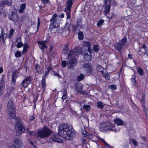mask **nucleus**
<instances>
[{"mask_svg":"<svg viewBox=\"0 0 148 148\" xmlns=\"http://www.w3.org/2000/svg\"><path fill=\"white\" fill-rule=\"evenodd\" d=\"M74 54L75 56L79 55H80L82 52V50L81 48L79 47H76L73 50Z\"/></svg>","mask_w":148,"mask_h":148,"instance_id":"2eb2a0df","label":"nucleus"},{"mask_svg":"<svg viewBox=\"0 0 148 148\" xmlns=\"http://www.w3.org/2000/svg\"><path fill=\"white\" fill-rule=\"evenodd\" d=\"M137 72L139 75L141 76H142L144 74V71L143 70L139 67L137 68Z\"/></svg>","mask_w":148,"mask_h":148,"instance_id":"a878e982","label":"nucleus"},{"mask_svg":"<svg viewBox=\"0 0 148 148\" xmlns=\"http://www.w3.org/2000/svg\"><path fill=\"white\" fill-rule=\"evenodd\" d=\"M52 69L51 67L50 66H49L47 69V71L49 72L50 71H51Z\"/></svg>","mask_w":148,"mask_h":148,"instance_id":"774afa93","label":"nucleus"},{"mask_svg":"<svg viewBox=\"0 0 148 148\" xmlns=\"http://www.w3.org/2000/svg\"><path fill=\"white\" fill-rule=\"evenodd\" d=\"M42 86L44 88H45L46 87L45 78V77H43V76H42Z\"/></svg>","mask_w":148,"mask_h":148,"instance_id":"4c0bfd02","label":"nucleus"},{"mask_svg":"<svg viewBox=\"0 0 148 148\" xmlns=\"http://www.w3.org/2000/svg\"><path fill=\"white\" fill-rule=\"evenodd\" d=\"M84 59L85 60L88 62L91 60L92 56L91 55H88V54L87 53H85L84 54Z\"/></svg>","mask_w":148,"mask_h":148,"instance_id":"4be33fe9","label":"nucleus"},{"mask_svg":"<svg viewBox=\"0 0 148 148\" xmlns=\"http://www.w3.org/2000/svg\"><path fill=\"white\" fill-rule=\"evenodd\" d=\"M102 75L106 80H108L110 79L109 75L106 69H104L101 72Z\"/></svg>","mask_w":148,"mask_h":148,"instance_id":"a211bd4d","label":"nucleus"},{"mask_svg":"<svg viewBox=\"0 0 148 148\" xmlns=\"http://www.w3.org/2000/svg\"><path fill=\"white\" fill-rule=\"evenodd\" d=\"M50 21L49 29L52 33H55L56 32V14H53Z\"/></svg>","mask_w":148,"mask_h":148,"instance_id":"1a4fd4ad","label":"nucleus"},{"mask_svg":"<svg viewBox=\"0 0 148 148\" xmlns=\"http://www.w3.org/2000/svg\"><path fill=\"white\" fill-rule=\"evenodd\" d=\"M97 70L99 72H101L104 70V68L102 66L98 65L97 66Z\"/></svg>","mask_w":148,"mask_h":148,"instance_id":"a19ab883","label":"nucleus"},{"mask_svg":"<svg viewBox=\"0 0 148 148\" xmlns=\"http://www.w3.org/2000/svg\"><path fill=\"white\" fill-rule=\"evenodd\" d=\"M40 18H38V25H37V29L38 30V29L39 27V26H40Z\"/></svg>","mask_w":148,"mask_h":148,"instance_id":"6e6d98bb","label":"nucleus"},{"mask_svg":"<svg viewBox=\"0 0 148 148\" xmlns=\"http://www.w3.org/2000/svg\"><path fill=\"white\" fill-rule=\"evenodd\" d=\"M112 0H104V5H106L108 3H109V4L110 3V2Z\"/></svg>","mask_w":148,"mask_h":148,"instance_id":"bf43d9fd","label":"nucleus"},{"mask_svg":"<svg viewBox=\"0 0 148 148\" xmlns=\"http://www.w3.org/2000/svg\"><path fill=\"white\" fill-rule=\"evenodd\" d=\"M21 55V53L19 51H17L15 54V56L16 58L20 57Z\"/></svg>","mask_w":148,"mask_h":148,"instance_id":"49530a36","label":"nucleus"},{"mask_svg":"<svg viewBox=\"0 0 148 148\" xmlns=\"http://www.w3.org/2000/svg\"><path fill=\"white\" fill-rule=\"evenodd\" d=\"M110 5H109L106 6L105 8V11H104V14L105 16H106L110 20L112 18V16H111V17L108 16V14L109 12L110 9Z\"/></svg>","mask_w":148,"mask_h":148,"instance_id":"dca6fc26","label":"nucleus"},{"mask_svg":"<svg viewBox=\"0 0 148 148\" xmlns=\"http://www.w3.org/2000/svg\"><path fill=\"white\" fill-rule=\"evenodd\" d=\"M63 28L62 27L60 28V26L58 24L57 25V27L56 26V32L61 33L63 32Z\"/></svg>","mask_w":148,"mask_h":148,"instance_id":"cd10ccee","label":"nucleus"},{"mask_svg":"<svg viewBox=\"0 0 148 148\" xmlns=\"http://www.w3.org/2000/svg\"><path fill=\"white\" fill-rule=\"evenodd\" d=\"M17 10L16 8L13 10V11L9 13V19L13 22L18 21V16L16 13Z\"/></svg>","mask_w":148,"mask_h":148,"instance_id":"6e6552de","label":"nucleus"},{"mask_svg":"<svg viewBox=\"0 0 148 148\" xmlns=\"http://www.w3.org/2000/svg\"><path fill=\"white\" fill-rule=\"evenodd\" d=\"M130 143L131 144H133L135 146H137L138 144V142L134 139H130Z\"/></svg>","mask_w":148,"mask_h":148,"instance_id":"7c9ffc66","label":"nucleus"},{"mask_svg":"<svg viewBox=\"0 0 148 148\" xmlns=\"http://www.w3.org/2000/svg\"><path fill=\"white\" fill-rule=\"evenodd\" d=\"M17 72V71H15L13 72L12 75V79L11 82V83L12 85L14 86L16 82L17 77L16 76V74Z\"/></svg>","mask_w":148,"mask_h":148,"instance_id":"4468645a","label":"nucleus"},{"mask_svg":"<svg viewBox=\"0 0 148 148\" xmlns=\"http://www.w3.org/2000/svg\"><path fill=\"white\" fill-rule=\"evenodd\" d=\"M16 145L22 146V142L21 140L19 138L15 139L13 142V144Z\"/></svg>","mask_w":148,"mask_h":148,"instance_id":"412c9836","label":"nucleus"},{"mask_svg":"<svg viewBox=\"0 0 148 148\" xmlns=\"http://www.w3.org/2000/svg\"><path fill=\"white\" fill-rule=\"evenodd\" d=\"M66 64L67 63L66 61L64 60L62 61V66H63L64 67H66Z\"/></svg>","mask_w":148,"mask_h":148,"instance_id":"603ef678","label":"nucleus"},{"mask_svg":"<svg viewBox=\"0 0 148 148\" xmlns=\"http://www.w3.org/2000/svg\"><path fill=\"white\" fill-rule=\"evenodd\" d=\"M7 33L3 34L2 36H1L0 37V38L1 39L2 42H5V39L7 37Z\"/></svg>","mask_w":148,"mask_h":148,"instance_id":"c756f323","label":"nucleus"},{"mask_svg":"<svg viewBox=\"0 0 148 148\" xmlns=\"http://www.w3.org/2000/svg\"><path fill=\"white\" fill-rule=\"evenodd\" d=\"M145 95L144 93H143L142 97L141 100L140 101L143 105H144L145 103Z\"/></svg>","mask_w":148,"mask_h":148,"instance_id":"e433bc0d","label":"nucleus"},{"mask_svg":"<svg viewBox=\"0 0 148 148\" xmlns=\"http://www.w3.org/2000/svg\"><path fill=\"white\" fill-rule=\"evenodd\" d=\"M16 121H17L15 125V129L16 134H17L20 135L25 131V127L20 122V120L19 119L16 117L14 119Z\"/></svg>","mask_w":148,"mask_h":148,"instance_id":"20e7f679","label":"nucleus"},{"mask_svg":"<svg viewBox=\"0 0 148 148\" xmlns=\"http://www.w3.org/2000/svg\"><path fill=\"white\" fill-rule=\"evenodd\" d=\"M3 29L0 27V37L2 36L3 34Z\"/></svg>","mask_w":148,"mask_h":148,"instance_id":"864d4df0","label":"nucleus"},{"mask_svg":"<svg viewBox=\"0 0 148 148\" xmlns=\"http://www.w3.org/2000/svg\"><path fill=\"white\" fill-rule=\"evenodd\" d=\"M21 39L19 37L18 38L16 39V42L18 43L21 42Z\"/></svg>","mask_w":148,"mask_h":148,"instance_id":"69168bd1","label":"nucleus"},{"mask_svg":"<svg viewBox=\"0 0 148 148\" xmlns=\"http://www.w3.org/2000/svg\"><path fill=\"white\" fill-rule=\"evenodd\" d=\"M85 45L86 47L88 48L90 47L91 44L90 42H85Z\"/></svg>","mask_w":148,"mask_h":148,"instance_id":"8fccbe9b","label":"nucleus"},{"mask_svg":"<svg viewBox=\"0 0 148 148\" xmlns=\"http://www.w3.org/2000/svg\"><path fill=\"white\" fill-rule=\"evenodd\" d=\"M83 108L86 110V112H88L90 109V106L89 105H84L83 106Z\"/></svg>","mask_w":148,"mask_h":148,"instance_id":"c9c22d12","label":"nucleus"},{"mask_svg":"<svg viewBox=\"0 0 148 148\" xmlns=\"http://www.w3.org/2000/svg\"><path fill=\"white\" fill-rule=\"evenodd\" d=\"M0 4H1V5L3 7L4 5L7 4L8 6H11L12 5V2L10 0V1H8L7 0H5L3 1L2 2L0 3Z\"/></svg>","mask_w":148,"mask_h":148,"instance_id":"aec40b11","label":"nucleus"},{"mask_svg":"<svg viewBox=\"0 0 148 148\" xmlns=\"http://www.w3.org/2000/svg\"><path fill=\"white\" fill-rule=\"evenodd\" d=\"M22 146L13 144L9 148H21Z\"/></svg>","mask_w":148,"mask_h":148,"instance_id":"ea45409f","label":"nucleus"},{"mask_svg":"<svg viewBox=\"0 0 148 148\" xmlns=\"http://www.w3.org/2000/svg\"><path fill=\"white\" fill-rule=\"evenodd\" d=\"M47 42V41H38V43L39 44L40 48L43 50L44 49H46L47 47V46L45 44Z\"/></svg>","mask_w":148,"mask_h":148,"instance_id":"ddd939ff","label":"nucleus"},{"mask_svg":"<svg viewBox=\"0 0 148 148\" xmlns=\"http://www.w3.org/2000/svg\"><path fill=\"white\" fill-rule=\"evenodd\" d=\"M78 38L80 40H82L83 39V34L82 32L80 31L78 33Z\"/></svg>","mask_w":148,"mask_h":148,"instance_id":"bb28decb","label":"nucleus"},{"mask_svg":"<svg viewBox=\"0 0 148 148\" xmlns=\"http://www.w3.org/2000/svg\"><path fill=\"white\" fill-rule=\"evenodd\" d=\"M85 132L86 133V134L83 133V134L84 135H86V136H85V137H86L87 136H88V137H89V138H92V135L90 134L89 133L87 132L86 131H85Z\"/></svg>","mask_w":148,"mask_h":148,"instance_id":"09e8293b","label":"nucleus"},{"mask_svg":"<svg viewBox=\"0 0 148 148\" xmlns=\"http://www.w3.org/2000/svg\"><path fill=\"white\" fill-rule=\"evenodd\" d=\"M63 52L64 54H66L68 52V50L64 49L63 50Z\"/></svg>","mask_w":148,"mask_h":148,"instance_id":"0e129e2a","label":"nucleus"},{"mask_svg":"<svg viewBox=\"0 0 148 148\" xmlns=\"http://www.w3.org/2000/svg\"><path fill=\"white\" fill-rule=\"evenodd\" d=\"M67 92L66 90L64 89L63 92V95L62 98L63 100L65 99L67 97Z\"/></svg>","mask_w":148,"mask_h":148,"instance_id":"473e14b6","label":"nucleus"},{"mask_svg":"<svg viewBox=\"0 0 148 148\" xmlns=\"http://www.w3.org/2000/svg\"><path fill=\"white\" fill-rule=\"evenodd\" d=\"M114 122L117 125H124L123 121L119 118H116L114 120Z\"/></svg>","mask_w":148,"mask_h":148,"instance_id":"f3484780","label":"nucleus"},{"mask_svg":"<svg viewBox=\"0 0 148 148\" xmlns=\"http://www.w3.org/2000/svg\"><path fill=\"white\" fill-rule=\"evenodd\" d=\"M74 56H75V55L74 54L73 50H71L68 53V58L75 57H73Z\"/></svg>","mask_w":148,"mask_h":148,"instance_id":"2f4dec72","label":"nucleus"},{"mask_svg":"<svg viewBox=\"0 0 148 148\" xmlns=\"http://www.w3.org/2000/svg\"><path fill=\"white\" fill-rule=\"evenodd\" d=\"M98 46L97 45H95L93 47V49L94 51L95 52H97L99 50V49L98 48Z\"/></svg>","mask_w":148,"mask_h":148,"instance_id":"37998d69","label":"nucleus"},{"mask_svg":"<svg viewBox=\"0 0 148 148\" xmlns=\"http://www.w3.org/2000/svg\"><path fill=\"white\" fill-rule=\"evenodd\" d=\"M73 3L72 0H68L66 2V7L65 9L70 10Z\"/></svg>","mask_w":148,"mask_h":148,"instance_id":"5701e85b","label":"nucleus"},{"mask_svg":"<svg viewBox=\"0 0 148 148\" xmlns=\"http://www.w3.org/2000/svg\"><path fill=\"white\" fill-rule=\"evenodd\" d=\"M115 126L114 124H112L109 122H106L101 123L99 130L103 132H107L109 131L116 132L117 130L115 128Z\"/></svg>","mask_w":148,"mask_h":148,"instance_id":"f03ea898","label":"nucleus"},{"mask_svg":"<svg viewBox=\"0 0 148 148\" xmlns=\"http://www.w3.org/2000/svg\"><path fill=\"white\" fill-rule=\"evenodd\" d=\"M104 140V143L105 145L106 146V148H113V147H110L109 145L104 140Z\"/></svg>","mask_w":148,"mask_h":148,"instance_id":"5fc2aeb1","label":"nucleus"},{"mask_svg":"<svg viewBox=\"0 0 148 148\" xmlns=\"http://www.w3.org/2000/svg\"><path fill=\"white\" fill-rule=\"evenodd\" d=\"M31 80V77L30 76L27 77L25 79L23 80L21 84L23 86L24 88H25L27 87L28 84L29 82H30Z\"/></svg>","mask_w":148,"mask_h":148,"instance_id":"f8f14e48","label":"nucleus"},{"mask_svg":"<svg viewBox=\"0 0 148 148\" xmlns=\"http://www.w3.org/2000/svg\"><path fill=\"white\" fill-rule=\"evenodd\" d=\"M88 50L90 53H92L93 52V50L91 48V47L88 48Z\"/></svg>","mask_w":148,"mask_h":148,"instance_id":"e2e57ef3","label":"nucleus"},{"mask_svg":"<svg viewBox=\"0 0 148 148\" xmlns=\"http://www.w3.org/2000/svg\"><path fill=\"white\" fill-rule=\"evenodd\" d=\"M75 131L73 126L70 125L63 123L60 125L58 134L66 140H72L75 135Z\"/></svg>","mask_w":148,"mask_h":148,"instance_id":"f257e3e1","label":"nucleus"},{"mask_svg":"<svg viewBox=\"0 0 148 148\" xmlns=\"http://www.w3.org/2000/svg\"><path fill=\"white\" fill-rule=\"evenodd\" d=\"M143 107V110L145 113H147L148 109L146 108L143 105L142 106Z\"/></svg>","mask_w":148,"mask_h":148,"instance_id":"052dcab7","label":"nucleus"},{"mask_svg":"<svg viewBox=\"0 0 148 148\" xmlns=\"http://www.w3.org/2000/svg\"><path fill=\"white\" fill-rule=\"evenodd\" d=\"M14 88L13 87L8 88L7 89L8 93V94H10L11 92L14 91Z\"/></svg>","mask_w":148,"mask_h":148,"instance_id":"a18cd8bd","label":"nucleus"},{"mask_svg":"<svg viewBox=\"0 0 148 148\" xmlns=\"http://www.w3.org/2000/svg\"><path fill=\"white\" fill-rule=\"evenodd\" d=\"M76 59L73 57L67 62V66L69 68H73L77 63Z\"/></svg>","mask_w":148,"mask_h":148,"instance_id":"9d476101","label":"nucleus"},{"mask_svg":"<svg viewBox=\"0 0 148 148\" xmlns=\"http://www.w3.org/2000/svg\"><path fill=\"white\" fill-rule=\"evenodd\" d=\"M97 106L99 108L102 109L104 107V105L103 103L101 101H98L97 103Z\"/></svg>","mask_w":148,"mask_h":148,"instance_id":"f704fd0d","label":"nucleus"},{"mask_svg":"<svg viewBox=\"0 0 148 148\" xmlns=\"http://www.w3.org/2000/svg\"><path fill=\"white\" fill-rule=\"evenodd\" d=\"M7 108H8V112L10 118L14 119V118H15L16 116L15 114V107L12 100H10L9 101L7 104Z\"/></svg>","mask_w":148,"mask_h":148,"instance_id":"7ed1b4c3","label":"nucleus"},{"mask_svg":"<svg viewBox=\"0 0 148 148\" xmlns=\"http://www.w3.org/2000/svg\"><path fill=\"white\" fill-rule=\"evenodd\" d=\"M4 80L3 78L0 80V96L2 95L3 92V88L4 86Z\"/></svg>","mask_w":148,"mask_h":148,"instance_id":"6ab92c4d","label":"nucleus"},{"mask_svg":"<svg viewBox=\"0 0 148 148\" xmlns=\"http://www.w3.org/2000/svg\"><path fill=\"white\" fill-rule=\"evenodd\" d=\"M27 131H28L27 132L30 135H32L34 134H35V132L34 131H30L28 129L27 130Z\"/></svg>","mask_w":148,"mask_h":148,"instance_id":"680f3d73","label":"nucleus"},{"mask_svg":"<svg viewBox=\"0 0 148 148\" xmlns=\"http://www.w3.org/2000/svg\"><path fill=\"white\" fill-rule=\"evenodd\" d=\"M40 68V66L39 65L37 64L35 66V69L38 73H39V69Z\"/></svg>","mask_w":148,"mask_h":148,"instance_id":"4d7b16f0","label":"nucleus"},{"mask_svg":"<svg viewBox=\"0 0 148 148\" xmlns=\"http://www.w3.org/2000/svg\"><path fill=\"white\" fill-rule=\"evenodd\" d=\"M52 69L51 67L50 66H49L47 69V71L49 72L50 71H51Z\"/></svg>","mask_w":148,"mask_h":148,"instance_id":"338daca9","label":"nucleus"},{"mask_svg":"<svg viewBox=\"0 0 148 148\" xmlns=\"http://www.w3.org/2000/svg\"><path fill=\"white\" fill-rule=\"evenodd\" d=\"M84 69L88 75H92L94 73V71L92 66L89 63L85 64L84 65Z\"/></svg>","mask_w":148,"mask_h":148,"instance_id":"0eeeda50","label":"nucleus"},{"mask_svg":"<svg viewBox=\"0 0 148 148\" xmlns=\"http://www.w3.org/2000/svg\"><path fill=\"white\" fill-rule=\"evenodd\" d=\"M84 78V76L83 74H81L80 75L77 76V80L80 81L82 80Z\"/></svg>","mask_w":148,"mask_h":148,"instance_id":"72a5a7b5","label":"nucleus"},{"mask_svg":"<svg viewBox=\"0 0 148 148\" xmlns=\"http://www.w3.org/2000/svg\"><path fill=\"white\" fill-rule=\"evenodd\" d=\"M52 131L46 127H44L37 132V136L40 138H44L47 137L51 134Z\"/></svg>","mask_w":148,"mask_h":148,"instance_id":"39448f33","label":"nucleus"},{"mask_svg":"<svg viewBox=\"0 0 148 148\" xmlns=\"http://www.w3.org/2000/svg\"><path fill=\"white\" fill-rule=\"evenodd\" d=\"M109 88L115 90L116 88V86L115 85H112L109 86Z\"/></svg>","mask_w":148,"mask_h":148,"instance_id":"de8ad7c7","label":"nucleus"},{"mask_svg":"<svg viewBox=\"0 0 148 148\" xmlns=\"http://www.w3.org/2000/svg\"><path fill=\"white\" fill-rule=\"evenodd\" d=\"M75 89L77 92L79 93L82 92V90L83 88L82 85L80 83H75L74 85Z\"/></svg>","mask_w":148,"mask_h":148,"instance_id":"9b49d317","label":"nucleus"},{"mask_svg":"<svg viewBox=\"0 0 148 148\" xmlns=\"http://www.w3.org/2000/svg\"><path fill=\"white\" fill-rule=\"evenodd\" d=\"M51 140L56 142V136L55 135H53V136H51Z\"/></svg>","mask_w":148,"mask_h":148,"instance_id":"13d9d810","label":"nucleus"},{"mask_svg":"<svg viewBox=\"0 0 148 148\" xmlns=\"http://www.w3.org/2000/svg\"><path fill=\"white\" fill-rule=\"evenodd\" d=\"M104 20L103 19H101L99 21L97 24V25L98 26H99L102 25L104 23Z\"/></svg>","mask_w":148,"mask_h":148,"instance_id":"c03bdc74","label":"nucleus"},{"mask_svg":"<svg viewBox=\"0 0 148 148\" xmlns=\"http://www.w3.org/2000/svg\"><path fill=\"white\" fill-rule=\"evenodd\" d=\"M82 25L80 21H77V25H75V29H77L78 27H82Z\"/></svg>","mask_w":148,"mask_h":148,"instance_id":"58836bf2","label":"nucleus"},{"mask_svg":"<svg viewBox=\"0 0 148 148\" xmlns=\"http://www.w3.org/2000/svg\"><path fill=\"white\" fill-rule=\"evenodd\" d=\"M65 12L66 13V18L68 19H70L71 18V11L70 10L66 9L65 10Z\"/></svg>","mask_w":148,"mask_h":148,"instance_id":"b1692460","label":"nucleus"},{"mask_svg":"<svg viewBox=\"0 0 148 148\" xmlns=\"http://www.w3.org/2000/svg\"><path fill=\"white\" fill-rule=\"evenodd\" d=\"M26 4L25 3H24L21 5V6L19 10V12L21 13H23L24 12V10H25Z\"/></svg>","mask_w":148,"mask_h":148,"instance_id":"393cba45","label":"nucleus"},{"mask_svg":"<svg viewBox=\"0 0 148 148\" xmlns=\"http://www.w3.org/2000/svg\"><path fill=\"white\" fill-rule=\"evenodd\" d=\"M23 46V44L21 42H18L17 43V47L18 48H21Z\"/></svg>","mask_w":148,"mask_h":148,"instance_id":"3c124183","label":"nucleus"},{"mask_svg":"<svg viewBox=\"0 0 148 148\" xmlns=\"http://www.w3.org/2000/svg\"><path fill=\"white\" fill-rule=\"evenodd\" d=\"M127 41V38H124L121 41L116 43L115 46V49L121 52L123 47L126 44Z\"/></svg>","mask_w":148,"mask_h":148,"instance_id":"423d86ee","label":"nucleus"},{"mask_svg":"<svg viewBox=\"0 0 148 148\" xmlns=\"http://www.w3.org/2000/svg\"><path fill=\"white\" fill-rule=\"evenodd\" d=\"M29 46L26 44H25L23 46V54H24L28 50V48Z\"/></svg>","mask_w":148,"mask_h":148,"instance_id":"c85d7f7f","label":"nucleus"},{"mask_svg":"<svg viewBox=\"0 0 148 148\" xmlns=\"http://www.w3.org/2000/svg\"><path fill=\"white\" fill-rule=\"evenodd\" d=\"M14 30L13 29H12L10 32L8 36V37L10 38H11L12 36L13 35V33Z\"/></svg>","mask_w":148,"mask_h":148,"instance_id":"79ce46f5","label":"nucleus"}]
</instances>
